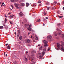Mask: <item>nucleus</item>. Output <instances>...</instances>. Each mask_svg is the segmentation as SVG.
Wrapping results in <instances>:
<instances>
[{"label":"nucleus","instance_id":"bb28decb","mask_svg":"<svg viewBox=\"0 0 64 64\" xmlns=\"http://www.w3.org/2000/svg\"><path fill=\"white\" fill-rule=\"evenodd\" d=\"M37 22H40V20H39L36 21Z\"/></svg>","mask_w":64,"mask_h":64},{"label":"nucleus","instance_id":"0eeeda50","mask_svg":"<svg viewBox=\"0 0 64 64\" xmlns=\"http://www.w3.org/2000/svg\"><path fill=\"white\" fill-rule=\"evenodd\" d=\"M26 42L27 43H29L30 42V40L29 39H28L26 40Z\"/></svg>","mask_w":64,"mask_h":64},{"label":"nucleus","instance_id":"393cba45","mask_svg":"<svg viewBox=\"0 0 64 64\" xmlns=\"http://www.w3.org/2000/svg\"><path fill=\"white\" fill-rule=\"evenodd\" d=\"M38 3L39 4H40V3H41V0H39Z\"/></svg>","mask_w":64,"mask_h":64},{"label":"nucleus","instance_id":"6ab92c4d","mask_svg":"<svg viewBox=\"0 0 64 64\" xmlns=\"http://www.w3.org/2000/svg\"><path fill=\"white\" fill-rule=\"evenodd\" d=\"M42 47H43V46H42L40 48H39V50H42Z\"/></svg>","mask_w":64,"mask_h":64},{"label":"nucleus","instance_id":"dca6fc26","mask_svg":"<svg viewBox=\"0 0 64 64\" xmlns=\"http://www.w3.org/2000/svg\"><path fill=\"white\" fill-rule=\"evenodd\" d=\"M0 28L1 29H3L4 28V27H3V26H0Z\"/></svg>","mask_w":64,"mask_h":64},{"label":"nucleus","instance_id":"a18cd8bd","mask_svg":"<svg viewBox=\"0 0 64 64\" xmlns=\"http://www.w3.org/2000/svg\"><path fill=\"white\" fill-rule=\"evenodd\" d=\"M39 5L40 6H42V5L41 4H40Z\"/></svg>","mask_w":64,"mask_h":64},{"label":"nucleus","instance_id":"cd10ccee","mask_svg":"<svg viewBox=\"0 0 64 64\" xmlns=\"http://www.w3.org/2000/svg\"><path fill=\"white\" fill-rule=\"evenodd\" d=\"M7 21V19L6 18L5 19V22L6 23V22Z\"/></svg>","mask_w":64,"mask_h":64},{"label":"nucleus","instance_id":"2f4dec72","mask_svg":"<svg viewBox=\"0 0 64 64\" xmlns=\"http://www.w3.org/2000/svg\"><path fill=\"white\" fill-rule=\"evenodd\" d=\"M11 6H12V9H13V8H14V6H13L12 5H11Z\"/></svg>","mask_w":64,"mask_h":64},{"label":"nucleus","instance_id":"052dcab7","mask_svg":"<svg viewBox=\"0 0 64 64\" xmlns=\"http://www.w3.org/2000/svg\"><path fill=\"white\" fill-rule=\"evenodd\" d=\"M5 16H6V17H7V16H6V15Z\"/></svg>","mask_w":64,"mask_h":64},{"label":"nucleus","instance_id":"a19ab883","mask_svg":"<svg viewBox=\"0 0 64 64\" xmlns=\"http://www.w3.org/2000/svg\"><path fill=\"white\" fill-rule=\"evenodd\" d=\"M56 49L57 50H59V48H57Z\"/></svg>","mask_w":64,"mask_h":64},{"label":"nucleus","instance_id":"6e6552de","mask_svg":"<svg viewBox=\"0 0 64 64\" xmlns=\"http://www.w3.org/2000/svg\"><path fill=\"white\" fill-rule=\"evenodd\" d=\"M10 1L12 2H17L18 0H10Z\"/></svg>","mask_w":64,"mask_h":64},{"label":"nucleus","instance_id":"7ed1b4c3","mask_svg":"<svg viewBox=\"0 0 64 64\" xmlns=\"http://www.w3.org/2000/svg\"><path fill=\"white\" fill-rule=\"evenodd\" d=\"M47 38L48 40H50L52 39V36H48L47 37Z\"/></svg>","mask_w":64,"mask_h":64},{"label":"nucleus","instance_id":"c03bdc74","mask_svg":"<svg viewBox=\"0 0 64 64\" xmlns=\"http://www.w3.org/2000/svg\"><path fill=\"white\" fill-rule=\"evenodd\" d=\"M46 19H48V17H46Z\"/></svg>","mask_w":64,"mask_h":64},{"label":"nucleus","instance_id":"6e6d98bb","mask_svg":"<svg viewBox=\"0 0 64 64\" xmlns=\"http://www.w3.org/2000/svg\"><path fill=\"white\" fill-rule=\"evenodd\" d=\"M26 53H27H27H28V52H26Z\"/></svg>","mask_w":64,"mask_h":64},{"label":"nucleus","instance_id":"2eb2a0df","mask_svg":"<svg viewBox=\"0 0 64 64\" xmlns=\"http://www.w3.org/2000/svg\"><path fill=\"white\" fill-rule=\"evenodd\" d=\"M18 33L19 34H21V31L20 30H19L18 32Z\"/></svg>","mask_w":64,"mask_h":64},{"label":"nucleus","instance_id":"7c9ffc66","mask_svg":"<svg viewBox=\"0 0 64 64\" xmlns=\"http://www.w3.org/2000/svg\"><path fill=\"white\" fill-rule=\"evenodd\" d=\"M18 47V48H19L20 47V46L19 45H18V46H17Z\"/></svg>","mask_w":64,"mask_h":64},{"label":"nucleus","instance_id":"39448f33","mask_svg":"<svg viewBox=\"0 0 64 64\" xmlns=\"http://www.w3.org/2000/svg\"><path fill=\"white\" fill-rule=\"evenodd\" d=\"M24 14H23L22 12H20L19 14V16L20 17H22L23 16Z\"/></svg>","mask_w":64,"mask_h":64},{"label":"nucleus","instance_id":"4d7b16f0","mask_svg":"<svg viewBox=\"0 0 64 64\" xmlns=\"http://www.w3.org/2000/svg\"><path fill=\"white\" fill-rule=\"evenodd\" d=\"M43 26H45V24H43Z\"/></svg>","mask_w":64,"mask_h":64},{"label":"nucleus","instance_id":"49530a36","mask_svg":"<svg viewBox=\"0 0 64 64\" xmlns=\"http://www.w3.org/2000/svg\"><path fill=\"white\" fill-rule=\"evenodd\" d=\"M8 15H11V13H9L8 14Z\"/></svg>","mask_w":64,"mask_h":64},{"label":"nucleus","instance_id":"58836bf2","mask_svg":"<svg viewBox=\"0 0 64 64\" xmlns=\"http://www.w3.org/2000/svg\"><path fill=\"white\" fill-rule=\"evenodd\" d=\"M27 60V58H25V60Z\"/></svg>","mask_w":64,"mask_h":64},{"label":"nucleus","instance_id":"13d9d810","mask_svg":"<svg viewBox=\"0 0 64 64\" xmlns=\"http://www.w3.org/2000/svg\"><path fill=\"white\" fill-rule=\"evenodd\" d=\"M34 53H36V51H34Z\"/></svg>","mask_w":64,"mask_h":64},{"label":"nucleus","instance_id":"ea45409f","mask_svg":"<svg viewBox=\"0 0 64 64\" xmlns=\"http://www.w3.org/2000/svg\"><path fill=\"white\" fill-rule=\"evenodd\" d=\"M10 22V24H12V23L11 22Z\"/></svg>","mask_w":64,"mask_h":64},{"label":"nucleus","instance_id":"a211bd4d","mask_svg":"<svg viewBox=\"0 0 64 64\" xmlns=\"http://www.w3.org/2000/svg\"><path fill=\"white\" fill-rule=\"evenodd\" d=\"M19 39L20 40H22V36H20L19 38Z\"/></svg>","mask_w":64,"mask_h":64},{"label":"nucleus","instance_id":"f03ea898","mask_svg":"<svg viewBox=\"0 0 64 64\" xmlns=\"http://www.w3.org/2000/svg\"><path fill=\"white\" fill-rule=\"evenodd\" d=\"M14 5L16 7L17 9H19V4H14Z\"/></svg>","mask_w":64,"mask_h":64},{"label":"nucleus","instance_id":"09e8293b","mask_svg":"<svg viewBox=\"0 0 64 64\" xmlns=\"http://www.w3.org/2000/svg\"><path fill=\"white\" fill-rule=\"evenodd\" d=\"M40 58H41V57H42V56H40Z\"/></svg>","mask_w":64,"mask_h":64},{"label":"nucleus","instance_id":"c9c22d12","mask_svg":"<svg viewBox=\"0 0 64 64\" xmlns=\"http://www.w3.org/2000/svg\"><path fill=\"white\" fill-rule=\"evenodd\" d=\"M32 25L31 24H30L29 26L30 27H32Z\"/></svg>","mask_w":64,"mask_h":64},{"label":"nucleus","instance_id":"5701e85b","mask_svg":"<svg viewBox=\"0 0 64 64\" xmlns=\"http://www.w3.org/2000/svg\"><path fill=\"white\" fill-rule=\"evenodd\" d=\"M54 5H56L57 4V2H54Z\"/></svg>","mask_w":64,"mask_h":64},{"label":"nucleus","instance_id":"423d86ee","mask_svg":"<svg viewBox=\"0 0 64 64\" xmlns=\"http://www.w3.org/2000/svg\"><path fill=\"white\" fill-rule=\"evenodd\" d=\"M61 43L62 44L61 45V46L62 47H63L64 46V43L63 42H62Z\"/></svg>","mask_w":64,"mask_h":64},{"label":"nucleus","instance_id":"20e7f679","mask_svg":"<svg viewBox=\"0 0 64 64\" xmlns=\"http://www.w3.org/2000/svg\"><path fill=\"white\" fill-rule=\"evenodd\" d=\"M20 6L21 7H23L25 6V4L24 3H20Z\"/></svg>","mask_w":64,"mask_h":64},{"label":"nucleus","instance_id":"4c0bfd02","mask_svg":"<svg viewBox=\"0 0 64 64\" xmlns=\"http://www.w3.org/2000/svg\"><path fill=\"white\" fill-rule=\"evenodd\" d=\"M46 5H49V3H47L46 4Z\"/></svg>","mask_w":64,"mask_h":64},{"label":"nucleus","instance_id":"864d4df0","mask_svg":"<svg viewBox=\"0 0 64 64\" xmlns=\"http://www.w3.org/2000/svg\"><path fill=\"white\" fill-rule=\"evenodd\" d=\"M33 5L34 6V5H35V4H33Z\"/></svg>","mask_w":64,"mask_h":64},{"label":"nucleus","instance_id":"ddd939ff","mask_svg":"<svg viewBox=\"0 0 64 64\" xmlns=\"http://www.w3.org/2000/svg\"><path fill=\"white\" fill-rule=\"evenodd\" d=\"M44 47H47L48 46V45H47V44H45L44 45Z\"/></svg>","mask_w":64,"mask_h":64},{"label":"nucleus","instance_id":"3c124183","mask_svg":"<svg viewBox=\"0 0 64 64\" xmlns=\"http://www.w3.org/2000/svg\"><path fill=\"white\" fill-rule=\"evenodd\" d=\"M14 34H15V35H17V34H16V32H15L14 33Z\"/></svg>","mask_w":64,"mask_h":64},{"label":"nucleus","instance_id":"79ce46f5","mask_svg":"<svg viewBox=\"0 0 64 64\" xmlns=\"http://www.w3.org/2000/svg\"><path fill=\"white\" fill-rule=\"evenodd\" d=\"M46 19H44V22H45V21H46Z\"/></svg>","mask_w":64,"mask_h":64},{"label":"nucleus","instance_id":"774afa93","mask_svg":"<svg viewBox=\"0 0 64 64\" xmlns=\"http://www.w3.org/2000/svg\"><path fill=\"white\" fill-rule=\"evenodd\" d=\"M52 9H54V8H52Z\"/></svg>","mask_w":64,"mask_h":64},{"label":"nucleus","instance_id":"37998d69","mask_svg":"<svg viewBox=\"0 0 64 64\" xmlns=\"http://www.w3.org/2000/svg\"><path fill=\"white\" fill-rule=\"evenodd\" d=\"M5 5H4L3 4H2L1 5V6L2 7V6H5Z\"/></svg>","mask_w":64,"mask_h":64},{"label":"nucleus","instance_id":"4468645a","mask_svg":"<svg viewBox=\"0 0 64 64\" xmlns=\"http://www.w3.org/2000/svg\"><path fill=\"white\" fill-rule=\"evenodd\" d=\"M8 48V49H10V48H11V46H8V47H7Z\"/></svg>","mask_w":64,"mask_h":64},{"label":"nucleus","instance_id":"c85d7f7f","mask_svg":"<svg viewBox=\"0 0 64 64\" xmlns=\"http://www.w3.org/2000/svg\"><path fill=\"white\" fill-rule=\"evenodd\" d=\"M62 50L63 52H64V48H62Z\"/></svg>","mask_w":64,"mask_h":64},{"label":"nucleus","instance_id":"a878e982","mask_svg":"<svg viewBox=\"0 0 64 64\" xmlns=\"http://www.w3.org/2000/svg\"><path fill=\"white\" fill-rule=\"evenodd\" d=\"M5 28L6 29H7L8 28V27L6 26Z\"/></svg>","mask_w":64,"mask_h":64},{"label":"nucleus","instance_id":"f3484780","mask_svg":"<svg viewBox=\"0 0 64 64\" xmlns=\"http://www.w3.org/2000/svg\"><path fill=\"white\" fill-rule=\"evenodd\" d=\"M42 56H44L45 55V52H42Z\"/></svg>","mask_w":64,"mask_h":64},{"label":"nucleus","instance_id":"9b49d317","mask_svg":"<svg viewBox=\"0 0 64 64\" xmlns=\"http://www.w3.org/2000/svg\"><path fill=\"white\" fill-rule=\"evenodd\" d=\"M14 16H9V18L10 19H12V17H13Z\"/></svg>","mask_w":64,"mask_h":64},{"label":"nucleus","instance_id":"5fc2aeb1","mask_svg":"<svg viewBox=\"0 0 64 64\" xmlns=\"http://www.w3.org/2000/svg\"><path fill=\"white\" fill-rule=\"evenodd\" d=\"M38 46H40V44H39L38 45Z\"/></svg>","mask_w":64,"mask_h":64},{"label":"nucleus","instance_id":"0e129e2a","mask_svg":"<svg viewBox=\"0 0 64 64\" xmlns=\"http://www.w3.org/2000/svg\"><path fill=\"white\" fill-rule=\"evenodd\" d=\"M30 32L28 33V35H30Z\"/></svg>","mask_w":64,"mask_h":64},{"label":"nucleus","instance_id":"f704fd0d","mask_svg":"<svg viewBox=\"0 0 64 64\" xmlns=\"http://www.w3.org/2000/svg\"><path fill=\"white\" fill-rule=\"evenodd\" d=\"M14 64H16V62H14Z\"/></svg>","mask_w":64,"mask_h":64},{"label":"nucleus","instance_id":"aec40b11","mask_svg":"<svg viewBox=\"0 0 64 64\" xmlns=\"http://www.w3.org/2000/svg\"><path fill=\"white\" fill-rule=\"evenodd\" d=\"M46 49H47V48H45L44 50V52H46Z\"/></svg>","mask_w":64,"mask_h":64},{"label":"nucleus","instance_id":"680f3d73","mask_svg":"<svg viewBox=\"0 0 64 64\" xmlns=\"http://www.w3.org/2000/svg\"><path fill=\"white\" fill-rule=\"evenodd\" d=\"M4 26H5V24H4Z\"/></svg>","mask_w":64,"mask_h":64},{"label":"nucleus","instance_id":"69168bd1","mask_svg":"<svg viewBox=\"0 0 64 64\" xmlns=\"http://www.w3.org/2000/svg\"><path fill=\"white\" fill-rule=\"evenodd\" d=\"M63 10H64V7L63 8Z\"/></svg>","mask_w":64,"mask_h":64},{"label":"nucleus","instance_id":"b1692460","mask_svg":"<svg viewBox=\"0 0 64 64\" xmlns=\"http://www.w3.org/2000/svg\"><path fill=\"white\" fill-rule=\"evenodd\" d=\"M51 7H48L47 8V10H50V8Z\"/></svg>","mask_w":64,"mask_h":64},{"label":"nucleus","instance_id":"338daca9","mask_svg":"<svg viewBox=\"0 0 64 64\" xmlns=\"http://www.w3.org/2000/svg\"><path fill=\"white\" fill-rule=\"evenodd\" d=\"M7 0H5V1H7Z\"/></svg>","mask_w":64,"mask_h":64},{"label":"nucleus","instance_id":"412c9836","mask_svg":"<svg viewBox=\"0 0 64 64\" xmlns=\"http://www.w3.org/2000/svg\"><path fill=\"white\" fill-rule=\"evenodd\" d=\"M28 6H29V3H27L26 4V7H28Z\"/></svg>","mask_w":64,"mask_h":64},{"label":"nucleus","instance_id":"9d476101","mask_svg":"<svg viewBox=\"0 0 64 64\" xmlns=\"http://www.w3.org/2000/svg\"><path fill=\"white\" fill-rule=\"evenodd\" d=\"M44 44H47L48 43V42L46 40H44Z\"/></svg>","mask_w":64,"mask_h":64},{"label":"nucleus","instance_id":"c756f323","mask_svg":"<svg viewBox=\"0 0 64 64\" xmlns=\"http://www.w3.org/2000/svg\"><path fill=\"white\" fill-rule=\"evenodd\" d=\"M36 40H38V37H36Z\"/></svg>","mask_w":64,"mask_h":64},{"label":"nucleus","instance_id":"bf43d9fd","mask_svg":"<svg viewBox=\"0 0 64 64\" xmlns=\"http://www.w3.org/2000/svg\"><path fill=\"white\" fill-rule=\"evenodd\" d=\"M2 4H4V3H3Z\"/></svg>","mask_w":64,"mask_h":64},{"label":"nucleus","instance_id":"e2e57ef3","mask_svg":"<svg viewBox=\"0 0 64 64\" xmlns=\"http://www.w3.org/2000/svg\"><path fill=\"white\" fill-rule=\"evenodd\" d=\"M6 57H7V56H8L7 54H6Z\"/></svg>","mask_w":64,"mask_h":64},{"label":"nucleus","instance_id":"603ef678","mask_svg":"<svg viewBox=\"0 0 64 64\" xmlns=\"http://www.w3.org/2000/svg\"><path fill=\"white\" fill-rule=\"evenodd\" d=\"M32 36H31V39H32Z\"/></svg>","mask_w":64,"mask_h":64},{"label":"nucleus","instance_id":"473e14b6","mask_svg":"<svg viewBox=\"0 0 64 64\" xmlns=\"http://www.w3.org/2000/svg\"><path fill=\"white\" fill-rule=\"evenodd\" d=\"M50 50V48H48V51H49V50Z\"/></svg>","mask_w":64,"mask_h":64},{"label":"nucleus","instance_id":"f257e3e1","mask_svg":"<svg viewBox=\"0 0 64 64\" xmlns=\"http://www.w3.org/2000/svg\"><path fill=\"white\" fill-rule=\"evenodd\" d=\"M57 30L58 32H58V33H56V32H54V35H55V36H57V34L58 35H61V34L62 33V32L61 30H59L58 28V29Z\"/></svg>","mask_w":64,"mask_h":64},{"label":"nucleus","instance_id":"72a5a7b5","mask_svg":"<svg viewBox=\"0 0 64 64\" xmlns=\"http://www.w3.org/2000/svg\"><path fill=\"white\" fill-rule=\"evenodd\" d=\"M32 60H31L32 62H33V60H34V59L32 58Z\"/></svg>","mask_w":64,"mask_h":64},{"label":"nucleus","instance_id":"de8ad7c7","mask_svg":"<svg viewBox=\"0 0 64 64\" xmlns=\"http://www.w3.org/2000/svg\"><path fill=\"white\" fill-rule=\"evenodd\" d=\"M8 44H6V46H8Z\"/></svg>","mask_w":64,"mask_h":64},{"label":"nucleus","instance_id":"8fccbe9b","mask_svg":"<svg viewBox=\"0 0 64 64\" xmlns=\"http://www.w3.org/2000/svg\"><path fill=\"white\" fill-rule=\"evenodd\" d=\"M57 12L58 14H59V12H58V11H57Z\"/></svg>","mask_w":64,"mask_h":64},{"label":"nucleus","instance_id":"e433bc0d","mask_svg":"<svg viewBox=\"0 0 64 64\" xmlns=\"http://www.w3.org/2000/svg\"><path fill=\"white\" fill-rule=\"evenodd\" d=\"M63 16H60V18H63Z\"/></svg>","mask_w":64,"mask_h":64},{"label":"nucleus","instance_id":"f8f14e48","mask_svg":"<svg viewBox=\"0 0 64 64\" xmlns=\"http://www.w3.org/2000/svg\"><path fill=\"white\" fill-rule=\"evenodd\" d=\"M28 30H29V31H31V28H30L29 27L28 28Z\"/></svg>","mask_w":64,"mask_h":64},{"label":"nucleus","instance_id":"4be33fe9","mask_svg":"<svg viewBox=\"0 0 64 64\" xmlns=\"http://www.w3.org/2000/svg\"><path fill=\"white\" fill-rule=\"evenodd\" d=\"M44 14L45 16H46V13L45 12H44Z\"/></svg>","mask_w":64,"mask_h":64},{"label":"nucleus","instance_id":"1a4fd4ad","mask_svg":"<svg viewBox=\"0 0 64 64\" xmlns=\"http://www.w3.org/2000/svg\"><path fill=\"white\" fill-rule=\"evenodd\" d=\"M57 46L58 48H60V44L59 43H58L57 44Z\"/></svg>","mask_w":64,"mask_h":64}]
</instances>
